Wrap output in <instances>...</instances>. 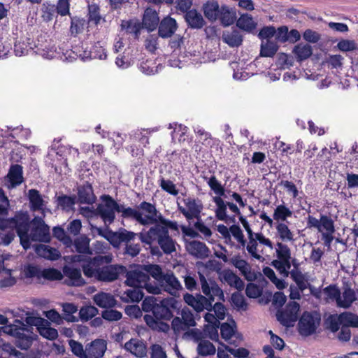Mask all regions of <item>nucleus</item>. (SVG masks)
I'll return each mask as SVG.
<instances>
[{"label":"nucleus","mask_w":358,"mask_h":358,"mask_svg":"<svg viewBox=\"0 0 358 358\" xmlns=\"http://www.w3.org/2000/svg\"><path fill=\"white\" fill-rule=\"evenodd\" d=\"M71 261L80 262L84 275L99 282H114L127 272L126 266L118 264H111L113 256L110 255H99L93 257L76 255L71 257Z\"/></svg>","instance_id":"nucleus-1"},{"label":"nucleus","mask_w":358,"mask_h":358,"mask_svg":"<svg viewBox=\"0 0 358 358\" xmlns=\"http://www.w3.org/2000/svg\"><path fill=\"white\" fill-rule=\"evenodd\" d=\"M199 275L201 291L205 296L200 294L194 296L186 293L183 296L184 301L192 307L197 313H200L203 310H207L208 311L213 310L217 319L219 320H224L227 312L224 305L221 302H216L213 306L215 296H217L219 300L224 301V296L222 289L215 281H211L210 283H208L201 273L199 272Z\"/></svg>","instance_id":"nucleus-2"},{"label":"nucleus","mask_w":358,"mask_h":358,"mask_svg":"<svg viewBox=\"0 0 358 358\" xmlns=\"http://www.w3.org/2000/svg\"><path fill=\"white\" fill-rule=\"evenodd\" d=\"M145 324L153 331L168 332L170 326L165 321L171 320L174 314L176 301L173 299H159L153 296H146L141 303Z\"/></svg>","instance_id":"nucleus-3"},{"label":"nucleus","mask_w":358,"mask_h":358,"mask_svg":"<svg viewBox=\"0 0 358 358\" xmlns=\"http://www.w3.org/2000/svg\"><path fill=\"white\" fill-rule=\"evenodd\" d=\"M208 186L217 196L213 198L215 203V217L221 221L229 220L235 222L236 215L241 216V213L236 204L233 202L225 201L222 196L226 197L225 189L220 182L216 178L215 176H211L207 181Z\"/></svg>","instance_id":"nucleus-4"},{"label":"nucleus","mask_w":358,"mask_h":358,"mask_svg":"<svg viewBox=\"0 0 358 358\" xmlns=\"http://www.w3.org/2000/svg\"><path fill=\"white\" fill-rule=\"evenodd\" d=\"M146 233H135L128 231L124 228H120L117 231H108L104 237L115 248H119L121 244H124V254L131 257H136L141 251V245L136 242V237L143 243L142 236L145 237Z\"/></svg>","instance_id":"nucleus-5"},{"label":"nucleus","mask_w":358,"mask_h":358,"mask_svg":"<svg viewBox=\"0 0 358 358\" xmlns=\"http://www.w3.org/2000/svg\"><path fill=\"white\" fill-rule=\"evenodd\" d=\"M10 229L15 230L20 238V244L24 250L31 246L29 232L30 231V217L27 211H17L10 218L0 217V230Z\"/></svg>","instance_id":"nucleus-6"},{"label":"nucleus","mask_w":358,"mask_h":358,"mask_svg":"<svg viewBox=\"0 0 358 358\" xmlns=\"http://www.w3.org/2000/svg\"><path fill=\"white\" fill-rule=\"evenodd\" d=\"M203 11L209 21L219 20L224 27L233 24L237 18L234 9L226 5L220 6L217 0H208L203 5Z\"/></svg>","instance_id":"nucleus-7"},{"label":"nucleus","mask_w":358,"mask_h":358,"mask_svg":"<svg viewBox=\"0 0 358 358\" xmlns=\"http://www.w3.org/2000/svg\"><path fill=\"white\" fill-rule=\"evenodd\" d=\"M239 221L242 224L243 228L247 232L248 235V244H247V251L248 254L254 259L257 260H261L262 259V254L263 253V250H261V252L259 251L257 247L258 245L260 246H266L271 250L273 249V243L271 241L270 238L266 237L263 233L262 232H253L248 221L247 219L243 216L242 215L239 216Z\"/></svg>","instance_id":"nucleus-8"},{"label":"nucleus","mask_w":358,"mask_h":358,"mask_svg":"<svg viewBox=\"0 0 358 358\" xmlns=\"http://www.w3.org/2000/svg\"><path fill=\"white\" fill-rule=\"evenodd\" d=\"M307 227L314 228L322 234V240L326 246H330L336 231L334 220L330 215L320 214V219L308 215Z\"/></svg>","instance_id":"nucleus-9"},{"label":"nucleus","mask_w":358,"mask_h":358,"mask_svg":"<svg viewBox=\"0 0 358 358\" xmlns=\"http://www.w3.org/2000/svg\"><path fill=\"white\" fill-rule=\"evenodd\" d=\"M176 203L178 212L185 217L187 221L201 218L203 205L200 199L185 194L183 198L177 199Z\"/></svg>","instance_id":"nucleus-10"},{"label":"nucleus","mask_w":358,"mask_h":358,"mask_svg":"<svg viewBox=\"0 0 358 358\" xmlns=\"http://www.w3.org/2000/svg\"><path fill=\"white\" fill-rule=\"evenodd\" d=\"M142 236L143 243L150 245L152 243L157 242L164 254L170 255L176 250V242L164 229H154L150 228L147 231V235Z\"/></svg>","instance_id":"nucleus-11"},{"label":"nucleus","mask_w":358,"mask_h":358,"mask_svg":"<svg viewBox=\"0 0 358 358\" xmlns=\"http://www.w3.org/2000/svg\"><path fill=\"white\" fill-rule=\"evenodd\" d=\"M109 212L110 217H109V224L114 222L115 220V212L121 213L122 219H130L136 221L141 225L146 223L145 216L143 211L141 212L136 208L131 207H126L124 205L119 204L111 196L109 195Z\"/></svg>","instance_id":"nucleus-12"},{"label":"nucleus","mask_w":358,"mask_h":358,"mask_svg":"<svg viewBox=\"0 0 358 358\" xmlns=\"http://www.w3.org/2000/svg\"><path fill=\"white\" fill-rule=\"evenodd\" d=\"M124 275L126 277L124 283L129 287L145 289L148 293L153 294H157L159 290L154 282H151L149 276L142 269L127 270Z\"/></svg>","instance_id":"nucleus-13"},{"label":"nucleus","mask_w":358,"mask_h":358,"mask_svg":"<svg viewBox=\"0 0 358 358\" xmlns=\"http://www.w3.org/2000/svg\"><path fill=\"white\" fill-rule=\"evenodd\" d=\"M321 321L320 314L305 311L301 316L297 326L299 334L302 336H309L316 332Z\"/></svg>","instance_id":"nucleus-14"},{"label":"nucleus","mask_w":358,"mask_h":358,"mask_svg":"<svg viewBox=\"0 0 358 358\" xmlns=\"http://www.w3.org/2000/svg\"><path fill=\"white\" fill-rule=\"evenodd\" d=\"M109 194H103L101 196V200L103 202L97 205L96 209L90 206L80 207V214L87 218H92L96 216H99L104 223L109 224V217H110V213L109 212V207L107 206L109 204Z\"/></svg>","instance_id":"nucleus-15"},{"label":"nucleus","mask_w":358,"mask_h":358,"mask_svg":"<svg viewBox=\"0 0 358 358\" xmlns=\"http://www.w3.org/2000/svg\"><path fill=\"white\" fill-rule=\"evenodd\" d=\"M299 303L289 301L283 309L278 310L276 313L277 320L284 327H293L294 322L299 318Z\"/></svg>","instance_id":"nucleus-16"},{"label":"nucleus","mask_w":358,"mask_h":358,"mask_svg":"<svg viewBox=\"0 0 358 358\" xmlns=\"http://www.w3.org/2000/svg\"><path fill=\"white\" fill-rule=\"evenodd\" d=\"M138 208L146 213L145 215L146 223L143 226L154 224V226L159 225L162 227V225H165L167 219L159 213L155 204L144 201L140 203Z\"/></svg>","instance_id":"nucleus-17"},{"label":"nucleus","mask_w":358,"mask_h":358,"mask_svg":"<svg viewBox=\"0 0 358 358\" xmlns=\"http://www.w3.org/2000/svg\"><path fill=\"white\" fill-rule=\"evenodd\" d=\"M27 278L36 277L38 279L41 278L48 280H61L63 279L62 273L58 269L54 268H44L41 270L39 267L34 265H28L24 270Z\"/></svg>","instance_id":"nucleus-18"},{"label":"nucleus","mask_w":358,"mask_h":358,"mask_svg":"<svg viewBox=\"0 0 358 358\" xmlns=\"http://www.w3.org/2000/svg\"><path fill=\"white\" fill-rule=\"evenodd\" d=\"M154 285H157L159 289L157 294H160L162 291H164L172 296H176L182 289L180 281L173 272L165 273L159 282H154Z\"/></svg>","instance_id":"nucleus-19"},{"label":"nucleus","mask_w":358,"mask_h":358,"mask_svg":"<svg viewBox=\"0 0 358 358\" xmlns=\"http://www.w3.org/2000/svg\"><path fill=\"white\" fill-rule=\"evenodd\" d=\"M20 323L22 327L11 326L10 327L8 334L15 338L16 347L21 350H27L31 346L33 338L29 334H26V332L28 333V330L25 325L22 322Z\"/></svg>","instance_id":"nucleus-20"},{"label":"nucleus","mask_w":358,"mask_h":358,"mask_svg":"<svg viewBox=\"0 0 358 358\" xmlns=\"http://www.w3.org/2000/svg\"><path fill=\"white\" fill-rule=\"evenodd\" d=\"M181 317H176L172 320L171 326L175 332L184 331L196 325L194 315L189 308L182 310Z\"/></svg>","instance_id":"nucleus-21"},{"label":"nucleus","mask_w":358,"mask_h":358,"mask_svg":"<svg viewBox=\"0 0 358 358\" xmlns=\"http://www.w3.org/2000/svg\"><path fill=\"white\" fill-rule=\"evenodd\" d=\"M29 235L30 241L48 243L50 240L49 227L41 219L34 223V226Z\"/></svg>","instance_id":"nucleus-22"},{"label":"nucleus","mask_w":358,"mask_h":358,"mask_svg":"<svg viewBox=\"0 0 358 358\" xmlns=\"http://www.w3.org/2000/svg\"><path fill=\"white\" fill-rule=\"evenodd\" d=\"M63 277H66L64 283L70 286L80 287L85 284L82 277L81 270L71 266L65 265L62 268Z\"/></svg>","instance_id":"nucleus-23"},{"label":"nucleus","mask_w":358,"mask_h":358,"mask_svg":"<svg viewBox=\"0 0 358 358\" xmlns=\"http://www.w3.org/2000/svg\"><path fill=\"white\" fill-rule=\"evenodd\" d=\"M77 194L78 202L80 204L92 205L96 200L93 187L89 182H85L78 187Z\"/></svg>","instance_id":"nucleus-24"},{"label":"nucleus","mask_w":358,"mask_h":358,"mask_svg":"<svg viewBox=\"0 0 358 358\" xmlns=\"http://www.w3.org/2000/svg\"><path fill=\"white\" fill-rule=\"evenodd\" d=\"M178 29L176 20L170 17H164L158 25V35L162 38L171 37Z\"/></svg>","instance_id":"nucleus-25"},{"label":"nucleus","mask_w":358,"mask_h":358,"mask_svg":"<svg viewBox=\"0 0 358 358\" xmlns=\"http://www.w3.org/2000/svg\"><path fill=\"white\" fill-rule=\"evenodd\" d=\"M107 348L106 341L103 339H95L87 344V358H101Z\"/></svg>","instance_id":"nucleus-26"},{"label":"nucleus","mask_w":358,"mask_h":358,"mask_svg":"<svg viewBox=\"0 0 358 358\" xmlns=\"http://www.w3.org/2000/svg\"><path fill=\"white\" fill-rule=\"evenodd\" d=\"M221 281L238 291L244 289V282L230 269H224L220 273Z\"/></svg>","instance_id":"nucleus-27"},{"label":"nucleus","mask_w":358,"mask_h":358,"mask_svg":"<svg viewBox=\"0 0 358 358\" xmlns=\"http://www.w3.org/2000/svg\"><path fill=\"white\" fill-rule=\"evenodd\" d=\"M142 24L149 31L155 30L159 24L157 11L151 8H147L143 14Z\"/></svg>","instance_id":"nucleus-28"},{"label":"nucleus","mask_w":358,"mask_h":358,"mask_svg":"<svg viewBox=\"0 0 358 358\" xmlns=\"http://www.w3.org/2000/svg\"><path fill=\"white\" fill-rule=\"evenodd\" d=\"M185 21L191 29H201L205 24L202 15L196 9H191L185 15Z\"/></svg>","instance_id":"nucleus-29"},{"label":"nucleus","mask_w":358,"mask_h":358,"mask_svg":"<svg viewBox=\"0 0 358 358\" xmlns=\"http://www.w3.org/2000/svg\"><path fill=\"white\" fill-rule=\"evenodd\" d=\"M124 348L137 357L146 355L147 349L144 343L136 338H131L124 344Z\"/></svg>","instance_id":"nucleus-30"},{"label":"nucleus","mask_w":358,"mask_h":358,"mask_svg":"<svg viewBox=\"0 0 358 358\" xmlns=\"http://www.w3.org/2000/svg\"><path fill=\"white\" fill-rule=\"evenodd\" d=\"M7 178L12 187L20 185L24 181L22 166L19 164L11 165Z\"/></svg>","instance_id":"nucleus-31"},{"label":"nucleus","mask_w":358,"mask_h":358,"mask_svg":"<svg viewBox=\"0 0 358 358\" xmlns=\"http://www.w3.org/2000/svg\"><path fill=\"white\" fill-rule=\"evenodd\" d=\"M343 298L342 299L340 295V300H338L337 306L345 309L349 308L357 299L355 290L347 286L343 289Z\"/></svg>","instance_id":"nucleus-32"},{"label":"nucleus","mask_w":358,"mask_h":358,"mask_svg":"<svg viewBox=\"0 0 358 358\" xmlns=\"http://www.w3.org/2000/svg\"><path fill=\"white\" fill-rule=\"evenodd\" d=\"M38 330L41 336L50 341H54L58 337L57 330L50 327V322L47 320L41 319Z\"/></svg>","instance_id":"nucleus-33"},{"label":"nucleus","mask_w":358,"mask_h":358,"mask_svg":"<svg viewBox=\"0 0 358 358\" xmlns=\"http://www.w3.org/2000/svg\"><path fill=\"white\" fill-rule=\"evenodd\" d=\"M57 207L65 212H70L76 204V196L62 194L55 197Z\"/></svg>","instance_id":"nucleus-34"},{"label":"nucleus","mask_w":358,"mask_h":358,"mask_svg":"<svg viewBox=\"0 0 358 358\" xmlns=\"http://www.w3.org/2000/svg\"><path fill=\"white\" fill-rule=\"evenodd\" d=\"M94 303L101 308H108L115 306L116 300L114 296L105 292L98 293L94 296Z\"/></svg>","instance_id":"nucleus-35"},{"label":"nucleus","mask_w":358,"mask_h":358,"mask_svg":"<svg viewBox=\"0 0 358 358\" xmlns=\"http://www.w3.org/2000/svg\"><path fill=\"white\" fill-rule=\"evenodd\" d=\"M231 234L237 242V244L235 245L236 249L243 250L245 248L247 250L248 242L238 224H234L231 225Z\"/></svg>","instance_id":"nucleus-36"},{"label":"nucleus","mask_w":358,"mask_h":358,"mask_svg":"<svg viewBox=\"0 0 358 358\" xmlns=\"http://www.w3.org/2000/svg\"><path fill=\"white\" fill-rule=\"evenodd\" d=\"M141 268L149 277L152 276L154 278V280L151 281L152 283H159L165 274L158 264L143 265Z\"/></svg>","instance_id":"nucleus-37"},{"label":"nucleus","mask_w":358,"mask_h":358,"mask_svg":"<svg viewBox=\"0 0 358 358\" xmlns=\"http://www.w3.org/2000/svg\"><path fill=\"white\" fill-rule=\"evenodd\" d=\"M36 251L38 255L48 259L57 260L60 257L59 252L49 245H40L36 248Z\"/></svg>","instance_id":"nucleus-38"},{"label":"nucleus","mask_w":358,"mask_h":358,"mask_svg":"<svg viewBox=\"0 0 358 358\" xmlns=\"http://www.w3.org/2000/svg\"><path fill=\"white\" fill-rule=\"evenodd\" d=\"M143 296V289L132 287L124 291L121 298L125 302H139Z\"/></svg>","instance_id":"nucleus-39"},{"label":"nucleus","mask_w":358,"mask_h":358,"mask_svg":"<svg viewBox=\"0 0 358 358\" xmlns=\"http://www.w3.org/2000/svg\"><path fill=\"white\" fill-rule=\"evenodd\" d=\"M187 248L189 253L196 257H205L208 252V248L206 245L199 241L189 242Z\"/></svg>","instance_id":"nucleus-40"},{"label":"nucleus","mask_w":358,"mask_h":358,"mask_svg":"<svg viewBox=\"0 0 358 358\" xmlns=\"http://www.w3.org/2000/svg\"><path fill=\"white\" fill-rule=\"evenodd\" d=\"M30 208L32 210H39L43 206V200L38 190L31 189L28 193Z\"/></svg>","instance_id":"nucleus-41"},{"label":"nucleus","mask_w":358,"mask_h":358,"mask_svg":"<svg viewBox=\"0 0 358 358\" xmlns=\"http://www.w3.org/2000/svg\"><path fill=\"white\" fill-rule=\"evenodd\" d=\"M292 211L284 204L277 206L275 208L273 217V220L278 222H283L287 220V218L292 216Z\"/></svg>","instance_id":"nucleus-42"},{"label":"nucleus","mask_w":358,"mask_h":358,"mask_svg":"<svg viewBox=\"0 0 358 358\" xmlns=\"http://www.w3.org/2000/svg\"><path fill=\"white\" fill-rule=\"evenodd\" d=\"M279 46L275 41L271 40L262 41L261 44L260 55L264 57H273L277 52Z\"/></svg>","instance_id":"nucleus-43"},{"label":"nucleus","mask_w":358,"mask_h":358,"mask_svg":"<svg viewBox=\"0 0 358 358\" xmlns=\"http://www.w3.org/2000/svg\"><path fill=\"white\" fill-rule=\"evenodd\" d=\"M341 326L358 327V315L351 312H343L338 315Z\"/></svg>","instance_id":"nucleus-44"},{"label":"nucleus","mask_w":358,"mask_h":358,"mask_svg":"<svg viewBox=\"0 0 358 358\" xmlns=\"http://www.w3.org/2000/svg\"><path fill=\"white\" fill-rule=\"evenodd\" d=\"M85 24L86 21L84 18H80L76 16L71 17V25L69 28L71 35L73 37H76L78 36V34L83 33Z\"/></svg>","instance_id":"nucleus-45"},{"label":"nucleus","mask_w":358,"mask_h":358,"mask_svg":"<svg viewBox=\"0 0 358 358\" xmlns=\"http://www.w3.org/2000/svg\"><path fill=\"white\" fill-rule=\"evenodd\" d=\"M236 25L241 29L251 31L256 27V23L254 22L250 14L245 13L241 15L236 21Z\"/></svg>","instance_id":"nucleus-46"},{"label":"nucleus","mask_w":358,"mask_h":358,"mask_svg":"<svg viewBox=\"0 0 358 358\" xmlns=\"http://www.w3.org/2000/svg\"><path fill=\"white\" fill-rule=\"evenodd\" d=\"M275 229L277 234L282 241L287 242L294 241V234L285 223L277 222Z\"/></svg>","instance_id":"nucleus-47"},{"label":"nucleus","mask_w":358,"mask_h":358,"mask_svg":"<svg viewBox=\"0 0 358 358\" xmlns=\"http://www.w3.org/2000/svg\"><path fill=\"white\" fill-rule=\"evenodd\" d=\"M271 265L273 266L283 278H287L289 275L290 271L289 270L292 266L291 259H286L282 261H272Z\"/></svg>","instance_id":"nucleus-48"},{"label":"nucleus","mask_w":358,"mask_h":358,"mask_svg":"<svg viewBox=\"0 0 358 358\" xmlns=\"http://www.w3.org/2000/svg\"><path fill=\"white\" fill-rule=\"evenodd\" d=\"M294 52L299 61H303L310 57L313 50L308 44L299 43L294 47Z\"/></svg>","instance_id":"nucleus-49"},{"label":"nucleus","mask_w":358,"mask_h":358,"mask_svg":"<svg viewBox=\"0 0 358 358\" xmlns=\"http://www.w3.org/2000/svg\"><path fill=\"white\" fill-rule=\"evenodd\" d=\"M224 41L231 47H238L242 44L243 37L237 30L223 35Z\"/></svg>","instance_id":"nucleus-50"},{"label":"nucleus","mask_w":358,"mask_h":358,"mask_svg":"<svg viewBox=\"0 0 358 358\" xmlns=\"http://www.w3.org/2000/svg\"><path fill=\"white\" fill-rule=\"evenodd\" d=\"M199 355L201 356L213 355L215 353V347L208 340H201L197 347Z\"/></svg>","instance_id":"nucleus-51"},{"label":"nucleus","mask_w":358,"mask_h":358,"mask_svg":"<svg viewBox=\"0 0 358 358\" xmlns=\"http://www.w3.org/2000/svg\"><path fill=\"white\" fill-rule=\"evenodd\" d=\"M41 17L43 21L48 22L52 20L57 10L55 5L45 2L41 6Z\"/></svg>","instance_id":"nucleus-52"},{"label":"nucleus","mask_w":358,"mask_h":358,"mask_svg":"<svg viewBox=\"0 0 358 358\" xmlns=\"http://www.w3.org/2000/svg\"><path fill=\"white\" fill-rule=\"evenodd\" d=\"M276 259L273 261H282L286 259H291V250L286 244L281 242H277L276 243Z\"/></svg>","instance_id":"nucleus-53"},{"label":"nucleus","mask_w":358,"mask_h":358,"mask_svg":"<svg viewBox=\"0 0 358 358\" xmlns=\"http://www.w3.org/2000/svg\"><path fill=\"white\" fill-rule=\"evenodd\" d=\"M72 353L79 358H87V345L84 349L83 345L80 342L71 339L69 341Z\"/></svg>","instance_id":"nucleus-54"},{"label":"nucleus","mask_w":358,"mask_h":358,"mask_svg":"<svg viewBox=\"0 0 358 358\" xmlns=\"http://www.w3.org/2000/svg\"><path fill=\"white\" fill-rule=\"evenodd\" d=\"M290 276L296 284L298 289L303 291L307 288L306 280L305 275L299 269H292L290 271Z\"/></svg>","instance_id":"nucleus-55"},{"label":"nucleus","mask_w":358,"mask_h":358,"mask_svg":"<svg viewBox=\"0 0 358 358\" xmlns=\"http://www.w3.org/2000/svg\"><path fill=\"white\" fill-rule=\"evenodd\" d=\"M233 324L227 322L222 323L220 327L221 337L226 341H229L235 334L236 326L235 322L232 321Z\"/></svg>","instance_id":"nucleus-56"},{"label":"nucleus","mask_w":358,"mask_h":358,"mask_svg":"<svg viewBox=\"0 0 358 358\" xmlns=\"http://www.w3.org/2000/svg\"><path fill=\"white\" fill-rule=\"evenodd\" d=\"M99 6L96 4H91L88 6V21L94 22L97 25L101 21Z\"/></svg>","instance_id":"nucleus-57"},{"label":"nucleus","mask_w":358,"mask_h":358,"mask_svg":"<svg viewBox=\"0 0 358 358\" xmlns=\"http://www.w3.org/2000/svg\"><path fill=\"white\" fill-rule=\"evenodd\" d=\"M98 313V309L93 306H85L80 308L79 311L81 320L88 321Z\"/></svg>","instance_id":"nucleus-58"},{"label":"nucleus","mask_w":358,"mask_h":358,"mask_svg":"<svg viewBox=\"0 0 358 358\" xmlns=\"http://www.w3.org/2000/svg\"><path fill=\"white\" fill-rule=\"evenodd\" d=\"M91 52L93 59H106L107 57L106 49L100 41H97L93 45V46L91 48Z\"/></svg>","instance_id":"nucleus-59"},{"label":"nucleus","mask_w":358,"mask_h":358,"mask_svg":"<svg viewBox=\"0 0 358 358\" xmlns=\"http://www.w3.org/2000/svg\"><path fill=\"white\" fill-rule=\"evenodd\" d=\"M160 187L171 195L176 196L178 194V189L176 185L170 180H165L162 178L159 180Z\"/></svg>","instance_id":"nucleus-60"},{"label":"nucleus","mask_w":358,"mask_h":358,"mask_svg":"<svg viewBox=\"0 0 358 358\" xmlns=\"http://www.w3.org/2000/svg\"><path fill=\"white\" fill-rule=\"evenodd\" d=\"M53 235L55 238L62 241L64 244L67 246H70L72 244L71 238L67 235L64 229L60 227H54Z\"/></svg>","instance_id":"nucleus-61"},{"label":"nucleus","mask_w":358,"mask_h":358,"mask_svg":"<svg viewBox=\"0 0 358 358\" xmlns=\"http://www.w3.org/2000/svg\"><path fill=\"white\" fill-rule=\"evenodd\" d=\"M323 292L329 299L335 300L338 304V300H340L341 290L336 284H331L324 288Z\"/></svg>","instance_id":"nucleus-62"},{"label":"nucleus","mask_w":358,"mask_h":358,"mask_svg":"<svg viewBox=\"0 0 358 358\" xmlns=\"http://www.w3.org/2000/svg\"><path fill=\"white\" fill-rule=\"evenodd\" d=\"M9 200L2 188L0 187V217H7L9 213Z\"/></svg>","instance_id":"nucleus-63"},{"label":"nucleus","mask_w":358,"mask_h":358,"mask_svg":"<svg viewBox=\"0 0 358 358\" xmlns=\"http://www.w3.org/2000/svg\"><path fill=\"white\" fill-rule=\"evenodd\" d=\"M73 245L76 250L81 254L87 253L90 251L89 240L87 238H78L74 241Z\"/></svg>","instance_id":"nucleus-64"}]
</instances>
